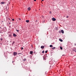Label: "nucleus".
I'll return each instance as SVG.
<instances>
[{
	"mask_svg": "<svg viewBox=\"0 0 76 76\" xmlns=\"http://www.w3.org/2000/svg\"><path fill=\"white\" fill-rule=\"evenodd\" d=\"M12 20H13V21H14V19H12Z\"/></svg>",
	"mask_w": 76,
	"mask_h": 76,
	"instance_id": "nucleus-26",
	"label": "nucleus"
},
{
	"mask_svg": "<svg viewBox=\"0 0 76 76\" xmlns=\"http://www.w3.org/2000/svg\"><path fill=\"white\" fill-rule=\"evenodd\" d=\"M13 36L14 37H16V34H13Z\"/></svg>",
	"mask_w": 76,
	"mask_h": 76,
	"instance_id": "nucleus-6",
	"label": "nucleus"
},
{
	"mask_svg": "<svg viewBox=\"0 0 76 76\" xmlns=\"http://www.w3.org/2000/svg\"><path fill=\"white\" fill-rule=\"evenodd\" d=\"M55 48H56L55 47H53L52 48V50H54V49H55Z\"/></svg>",
	"mask_w": 76,
	"mask_h": 76,
	"instance_id": "nucleus-11",
	"label": "nucleus"
},
{
	"mask_svg": "<svg viewBox=\"0 0 76 76\" xmlns=\"http://www.w3.org/2000/svg\"><path fill=\"white\" fill-rule=\"evenodd\" d=\"M16 31H17L18 32H19V30H18L17 29L16 30Z\"/></svg>",
	"mask_w": 76,
	"mask_h": 76,
	"instance_id": "nucleus-19",
	"label": "nucleus"
},
{
	"mask_svg": "<svg viewBox=\"0 0 76 76\" xmlns=\"http://www.w3.org/2000/svg\"><path fill=\"white\" fill-rule=\"evenodd\" d=\"M12 63H13V61H12Z\"/></svg>",
	"mask_w": 76,
	"mask_h": 76,
	"instance_id": "nucleus-31",
	"label": "nucleus"
},
{
	"mask_svg": "<svg viewBox=\"0 0 76 76\" xmlns=\"http://www.w3.org/2000/svg\"><path fill=\"white\" fill-rule=\"evenodd\" d=\"M60 49H61V50H63V48H62V47H60Z\"/></svg>",
	"mask_w": 76,
	"mask_h": 76,
	"instance_id": "nucleus-15",
	"label": "nucleus"
},
{
	"mask_svg": "<svg viewBox=\"0 0 76 76\" xmlns=\"http://www.w3.org/2000/svg\"><path fill=\"white\" fill-rule=\"evenodd\" d=\"M17 53L15 52H14V53H13V55L15 56H16V55H17Z\"/></svg>",
	"mask_w": 76,
	"mask_h": 76,
	"instance_id": "nucleus-1",
	"label": "nucleus"
},
{
	"mask_svg": "<svg viewBox=\"0 0 76 76\" xmlns=\"http://www.w3.org/2000/svg\"><path fill=\"white\" fill-rule=\"evenodd\" d=\"M52 20H53V21H55L56 20V18H52Z\"/></svg>",
	"mask_w": 76,
	"mask_h": 76,
	"instance_id": "nucleus-2",
	"label": "nucleus"
},
{
	"mask_svg": "<svg viewBox=\"0 0 76 76\" xmlns=\"http://www.w3.org/2000/svg\"><path fill=\"white\" fill-rule=\"evenodd\" d=\"M34 53H35V52H34Z\"/></svg>",
	"mask_w": 76,
	"mask_h": 76,
	"instance_id": "nucleus-29",
	"label": "nucleus"
},
{
	"mask_svg": "<svg viewBox=\"0 0 76 76\" xmlns=\"http://www.w3.org/2000/svg\"><path fill=\"white\" fill-rule=\"evenodd\" d=\"M61 32L62 34H64V31H63V30H61Z\"/></svg>",
	"mask_w": 76,
	"mask_h": 76,
	"instance_id": "nucleus-5",
	"label": "nucleus"
},
{
	"mask_svg": "<svg viewBox=\"0 0 76 76\" xmlns=\"http://www.w3.org/2000/svg\"><path fill=\"white\" fill-rule=\"evenodd\" d=\"M26 58H25L24 59V61H26Z\"/></svg>",
	"mask_w": 76,
	"mask_h": 76,
	"instance_id": "nucleus-17",
	"label": "nucleus"
},
{
	"mask_svg": "<svg viewBox=\"0 0 76 76\" xmlns=\"http://www.w3.org/2000/svg\"><path fill=\"white\" fill-rule=\"evenodd\" d=\"M49 13H50V14H51V11H50Z\"/></svg>",
	"mask_w": 76,
	"mask_h": 76,
	"instance_id": "nucleus-22",
	"label": "nucleus"
},
{
	"mask_svg": "<svg viewBox=\"0 0 76 76\" xmlns=\"http://www.w3.org/2000/svg\"><path fill=\"white\" fill-rule=\"evenodd\" d=\"M59 33H61V31H59Z\"/></svg>",
	"mask_w": 76,
	"mask_h": 76,
	"instance_id": "nucleus-16",
	"label": "nucleus"
},
{
	"mask_svg": "<svg viewBox=\"0 0 76 76\" xmlns=\"http://www.w3.org/2000/svg\"><path fill=\"white\" fill-rule=\"evenodd\" d=\"M26 22H27V23H28L29 22V20H26Z\"/></svg>",
	"mask_w": 76,
	"mask_h": 76,
	"instance_id": "nucleus-12",
	"label": "nucleus"
},
{
	"mask_svg": "<svg viewBox=\"0 0 76 76\" xmlns=\"http://www.w3.org/2000/svg\"><path fill=\"white\" fill-rule=\"evenodd\" d=\"M32 53H33V51H30V54H31V55H32Z\"/></svg>",
	"mask_w": 76,
	"mask_h": 76,
	"instance_id": "nucleus-3",
	"label": "nucleus"
},
{
	"mask_svg": "<svg viewBox=\"0 0 76 76\" xmlns=\"http://www.w3.org/2000/svg\"><path fill=\"white\" fill-rule=\"evenodd\" d=\"M42 1H44V0H42Z\"/></svg>",
	"mask_w": 76,
	"mask_h": 76,
	"instance_id": "nucleus-28",
	"label": "nucleus"
},
{
	"mask_svg": "<svg viewBox=\"0 0 76 76\" xmlns=\"http://www.w3.org/2000/svg\"><path fill=\"white\" fill-rule=\"evenodd\" d=\"M73 51H76V48H74L73 49Z\"/></svg>",
	"mask_w": 76,
	"mask_h": 76,
	"instance_id": "nucleus-4",
	"label": "nucleus"
},
{
	"mask_svg": "<svg viewBox=\"0 0 76 76\" xmlns=\"http://www.w3.org/2000/svg\"><path fill=\"white\" fill-rule=\"evenodd\" d=\"M76 44H75V45H76Z\"/></svg>",
	"mask_w": 76,
	"mask_h": 76,
	"instance_id": "nucleus-30",
	"label": "nucleus"
},
{
	"mask_svg": "<svg viewBox=\"0 0 76 76\" xmlns=\"http://www.w3.org/2000/svg\"><path fill=\"white\" fill-rule=\"evenodd\" d=\"M50 47H53V45H50Z\"/></svg>",
	"mask_w": 76,
	"mask_h": 76,
	"instance_id": "nucleus-14",
	"label": "nucleus"
},
{
	"mask_svg": "<svg viewBox=\"0 0 76 76\" xmlns=\"http://www.w3.org/2000/svg\"><path fill=\"white\" fill-rule=\"evenodd\" d=\"M66 18H69V16H67L66 17Z\"/></svg>",
	"mask_w": 76,
	"mask_h": 76,
	"instance_id": "nucleus-23",
	"label": "nucleus"
},
{
	"mask_svg": "<svg viewBox=\"0 0 76 76\" xmlns=\"http://www.w3.org/2000/svg\"><path fill=\"white\" fill-rule=\"evenodd\" d=\"M59 41L61 42H63V40L61 39H59Z\"/></svg>",
	"mask_w": 76,
	"mask_h": 76,
	"instance_id": "nucleus-9",
	"label": "nucleus"
},
{
	"mask_svg": "<svg viewBox=\"0 0 76 76\" xmlns=\"http://www.w3.org/2000/svg\"><path fill=\"white\" fill-rule=\"evenodd\" d=\"M41 48H42V49L44 48V47L42 46H41Z\"/></svg>",
	"mask_w": 76,
	"mask_h": 76,
	"instance_id": "nucleus-10",
	"label": "nucleus"
},
{
	"mask_svg": "<svg viewBox=\"0 0 76 76\" xmlns=\"http://www.w3.org/2000/svg\"><path fill=\"white\" fill-rule=\"evenodd\" d=\"M1 4H4V3H4V2H1Z\"/></svg>",
	"mask_w": 76,
	"mask_h": 76,
	"instance_id": "nucleus-7",
	"label": "nucleus"
},
{
	"mask_svg": "<svg viewBox=\"0 0 76 76\" xmlns=\"http://www.w3.org/2000/svg\"><path fill=\"white\" fill-rule=\"evenodd\" d=\"M34 0V1H36V0Z\"/></svg>",
	"mask_w": 76,
	"mask_h": 76,
	"instance_id": "nucleus-27",
	"label": "nucleus"
},
{
	"mask_svg": "<svg viewBox=\"0 0 76 76\" xmlns=\"http://www.w3.org/2000/svg\"><path fill=\"white\" fill-rule=\"evenodd\" d=\"M23 47L21 48V50H23Z\"/></svg>",
	"mask_w": 76,
	"mask_h": 76,
	"instance_id": "nucleus-20",
	"label": "nucleus"
},
{
	"mask_svg": "<svg viewBox=\"0 0 76 76\" xmlns=\"http://www.w3.org/2000/svg\"><path fill=\"white\" fill-rule=\"evenodd\" d=\"M31 10V7H29L28 8V10Z\"/></svg>",
	"mask_w": 76,
	"mask_h": 76,
	"instance_id": "nucleus-8",
	"label": "nucleus"
},
{
	"mask_svg": "<svg viewBox=\"0 0 76 76\" xmlns=\"http://www.w3.org/2000/svg\"><path fill=\"white\" fill-rule=\"evenodd\" d=\"M15 44V42H12V45H13Z\"/></svg>",
	"mask_w": 76,
	"mask_h": 76,
	"instance_id": "nucleus-13",
	"label": "nucleus"
},
{
	"mask_svg": "<svg viewBox=\"0 0 76 76\" xmlns=\"http://www.w3.org/2000/svg\"><path fill=\"white\" fill-rule=\"evenodd\" d=\"M19 20H21V19H20V18H19Z\"/></svg>",
	"mask_w": 76,
	"mask_h": 76,
	"instance_id": "nucleus-25",
	"label": "nucleus"
},
{
	"mask_svg": "<svg viewBox=\"0 0 76 76\" xmlns=\"http://www.w3.org/2000/svg\"><path fill=\"white\" fill-rule=\"evenodd\" d=\"M42 53H44V50H43V51H42Z\"/></svg>",
	"mask_w": 76,
	"mask_h": 76,
	"instance_id": "nucleus-18",
	"label": "nucleus"
},
{
	"mask_svg": "<svg viewBox=\"0 0 76 76\" xmlns=\"http://www.w3.org/2000/svg\"><path fill=\"white\" fill-rule=\"evenodd\" d=\"M2 39H1V41H2Z\"/></svg>",
	"mask_w": 76,
	"mask_h": 76,
	"instance_id": "nucleus-24",
	"label": "nucleus"
},
{
	"mask_svg": "<svg viewBox=\"0 0 76 76\" xmlns=\"http://www.w3.org/2000/svg\"><path fill=\"white\" fill-rule=\"evenodd\" d=\"M45 53H47V51H45Z\"/></svg>",
	"mask_w": 76,
	"mask_h": 76,
	"instance_id": "nucleus-21",
	"label": "nucleus"
}]
</instances>
